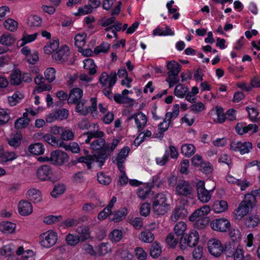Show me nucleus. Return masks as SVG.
I'll return each instance as SVG.
<instances>
[{
  "label": "nucleus",
  "mask_w": 260,
  "mask_h": 260,
  "mask_svg": "<svg viewBox=\"0 0 260 260\" xmlns=\"http://www.w3.org/2000/svg\"><path fill=\"white\" fill-rule=\"evenodd\" d=\"M256 199L252 195L246 194L244 200L241 202L238 208L235 211L237 219H241L255 206Z\"/></svg>",
  "instance_id": "obj_1"
},
{
  "label": "nucleus",
  "mask_w": 260,
  "mask_h": 260,
  "mask_svg": "<svg viewBox=\"0 0 260 260\" xmlns=\"http://www.w3.org/2000/svg\"><path fill=\"white\" fill-rule=\"evenodd\" d=\"M169 208L167 203V199L162 193L157 194L153 199L152 210L154 213L158 215H164Z\"/></svg>",
  "instance_id": "obj_2"
},
{
  "label": "nucleus",
  "mask_w": 260,
  "mask_h": 260,
  "mask_svg": "<svg viewBox=\"0 0 260 260\" xmlns=\"http://www.w3.org/2000/svg\"><path fill=\"white\" fill-rule=\"evenodd\" d=\"M87 102V100L85 99L81 100L76 103L73 104L76 105L75 110L77 112L79 113L81 115L85 116L87 115L89 112L92 113L96 111L97 109L96 99L92 98L90 100L91 106H85V105Z\"/></svg>",
  "instance_id": "obj_3"
},
{
  "label": "nucleus",
  "mask_w": 260,
  "mask_h": 260,
  "mask_svg": "<svg viewBox=\"0 0 260 260\" xmlns=\"http://www.w3.org/2000/svg\"><path fill=\"white\" fill-rule=\"evenodd\" d=\"M197 191L198 198L203 203L208 202L211 198V193L215 189V186L212 188L206 189L205 187V182L202 180L198 182L197 185Z\"/></svg>",
  "instance_id": "obj_4"
},
{
  "label": "nucleus",
  "mask_w": 260,
  "mask_h": 260,
  "mask_svg": "<svg viewBox=\"0 0 260 260\" xmlns=\"http://www.w3.org/2000/svg\"><path fill=\"white\" fill-rule=\"evenodd\" d=\"M106 155L105 153L97 155H87L86 156H82L79 157L77 161L78 162L85 163L86 164L87 168L90 169L91 168V164L92 161H95L99 163V166L102 167L105 161Z\"/></svg>",
  "instance_id": "obj_5"
},
{
  "label": "nucleus",
  "mask_w": 260,
  "mask_h": 260,
  "mask_svg": "<svg viewBox=\"0 0 260 260\" xmlns=\"http://www.w3.org/2000/svg\"><path fill=\"white\" fill-rule=\"evenodd\" d=\"M199 235L196 231H192L189 235H183L180 239V248L184 249L186 244L190 247H195L198 243Z\"/></svg>",
  "instance_id": "obj_6"
},
{
  "label": "nucleus",
  "mask_w": 260,
  "mask_h": 260,
  "mask_svg": "<svg viewBox=\"0 0 260 260\" xmlns=\"http://www.w3.org/2000/svg\"><path fill=\"white\" fill-rule=\"evenodd\" d=\"M175 191L179 196L187 197L193 194V189L189 182L180 179L176 185Z\"/></svg>",
  "instance_id": "obj_7"
},
{
  "label": "nucleus",
  "mask_w": 260,
  "mask_h": 260,
  "mask_svg": "<svg viewBox=\"0 0 260 260\" xmlns=\"http://www.w3.org/2000/svg\"><path fill=\"white\" fill-rule=\"evenodd\" d=\"M57 240V234L53 231H47L40 236V243L42 246L49 248L53 246Z\"/></svg>",
  "instance_id": "obj_8"
},
{
  "label": "nucleus",
  "mask_w": 260,
  "mask_h": 260,
  "mask_svg": "<svg viewBox=\"0 0 260 260\" xmlns=\"http://www.w3.org/2000/svg\"><path fill=\"white\" fill-rule=\"evenodd\" d=\"M210 226L214 231L225 233L230 230L231 223L227 219L221 218L213 220Z\"/></svg>",
  "instance_id": "obj_9"
},
{
  "label": "nucleus",
  "mask_w": 260,
  "mask_h": 260,
  "mask_svg": "<svg viewBox=\"0 0 260 260\" xmlns=\"http://www.w3.org/2000/svg\"><path fill=\"white\" fill-rule=\"evenodd\" d=\"M50 158L52 164L62 165L68 161L69 156L66 152L57 150L51 152Z\"/></svg>",
  "instance_id": "obj_10"
},
{
  "label": "nucleus",
  "mask_w": 260,
  "mask_h": 260,
  "mask_svg": "<svg viewBox=\"0 0 260 260\" xmlns=\"http://www.w3.org/2000/svg\"><path fill=\"white\" fill-rule=\"evenodd\" d=\"M208 248L210 253L216 257L219 256L223 251V247L220 241L217 239L209 240Z\"/></svg>",
  "instance_id": "obj_11"
},
{
  "label": "nucleus",
  "mask_w": 260,
  "mask_h": 260,
  "mask_svg": "<svg viewBox=\"0 0 260 260\" xmlns=\"http://www.w3.org/2000/svg\"><path fill=\"white\" fill-rule=\"evenodd\" d=\"M90 148L93 150H101V151L93 155H99L105 153L107 156V153L109 151V145L106 144L104 139H98L93 141L90 144Z\"/></svg>",
  "instance_id": "obj_12"
},
{
  "label": "nucleus",
  "mask_w": 260,
  "mask_h": 260,
  "mask_svg": "<svg viewBox=\"0 0 260 260\" xmlns=\"http://www.w3.org/2000/svg\"><path fill=\"white\" fill-rule=\"evenodd\" d=\"M252 148V143L249 142H232L230 145L231 149L235 151H240L242 154L248 153Z\"/></svg>",
  "instance_id": "obj_13"
},
{
  "label": "nucleus",
  "mask_w": 260,
  "mask_h": 260,
  "mask_svg": "<svg viewBox=\"0 0 260 260\" xmlns=\"http://www.w3.org/2000/svg\"><path fill=\"white\" fill-rule=\"evenodd\" d=\"M70 54L69 47L66 46H63L58 51H55L52 54V58L59 63H62L66 61Z\"/></svg>",
  "instance_id": "obj_14"
},
{
  "label": "nucleus",
  "mask_w": 260,
  "mask_h": 260,
  "mask_svg": "<svg viewBox=\"0 0 260 260\" xmlns=\"http://www.w3.org/2000/svg\"><path fill=\"white\" fill-rule=\"evenodd\" d=\"M117 81V77L115 73H111L108 75L106 72H103L99 78V82L103 86H105L108 83L110 88H112Z\"/></svg>",
  "instance_id": "obj_15"
},
{
  "label": "nucleus",
  "mask_w": 260,
  "mask_h": 260,
  "mask_svg": "<svg viewBox=\"0 0 260 260\" xmlns=\"http://www.w3.org/2000/svg\"><path fill=\"white\" fill-rule=\"evenodd\" d=\"M134 119L137 124V127L138 132H140L146 125L147 122V118L146 116L142 112H139L138 114H135L132 116L127 118V121H130L132 119Z\"/></svg>",
  "instance_id": "obj_16"
},
{
  "label": "nucleus",
  "mask_w": 260,
  "mask_h": 260,
  "mask_svg": "<svg viewBox=\"0 0 260 260\" xmlns=\"http://www.w3.org/2000/svg\"><path fill=\"white\" fill-rule=\"evenodd\" d=\"M52 174V171L51 168L48 165H43L39 167L37 170V177L42 181L50 179Z\"/></svg>",
  "instance_id": "obj_17"
},
{
  "label": "nucleus",
  "mask_w": 260,
  "mask_h": 260,
  "mask_svg": "<svg viewBox=\"0 0 260 260\" xmlns=\"http://www.w3.org/2000/svg\"><path fill=\"white\" fill-rule=\"evenodd\" d=\"M187 210L183 206H179L176 207L172 212L171 216V219L176 222L179 219H183L187 216Z\"/></svg>",
  "instance_id": "obj_18"
},
{
  "label": "nucleus",
  "mask_w": 260,
  "mask_h": 260,
  "mask_svg": "<svg viewBox=\"0 0 260 260\" xmlns=\"http://www.w3.org/2000/svg\"><path fill=\"white\" fill-rule=\"evenodd\" d=\"M83 90L80 88H75L72 89L69 93L68 103V104L76 103L78 101H80L83 96Z\"/></svg>",
  "instance_id": "obj_19"
},
{
  "label": "nucleus",
  "mask_w": 260,
  "mask_h": 260,
  "mask_svg": "<svg viewBox=\"0 0 260 260\" xmlns=\"http://www.w3.org/2000/svg\"><path fill=\"white\" fill-rule=\"evenodd\" d=\"M19 213L22 216H26L32 212V206L30 203L27 201H21L18 205Z\"/></svg>",
  "instance_id": "obj_20"
},
{
  "label": "nucleus",
  "mask_w": 260,
  "mask_h": 260,
  "mask_svg": "<svg viewBox=\"0 0 260 260\" xmlns=\"http://www.w3.org/2000/svg\"><path fill=\"white\" fill-rule=\"evenodd\" d=\"M166 67L169 70L168 74L171 75H178L182 68L181 66L175 60L167 62Z\"/></svg>",
  "instance_id": "obj_21"
},
{
  "label": "nucleus",
  "mask_w": 260,
  "mask_h": 260,
  "mask_svg": "<svg viewBox=\"0 0 260 260\" xmlns=\"http://www.w3.org/2000/svg\"><path fill=\"white\" fill-rule=\"evenodd\" d=\"M76 232L78 234V236L82 242H84L90 237V232L87 226H79L76 230Z\"/></svg>",
  "instance_id": "obj_22"
},
{
  "label": "nucleus",
  "mask_w": 260,
  "mask_h": 260,
  "mask_svg": "<svg viewBox=\"0 0 260 260\" xmlns=\"http://www.w3.org/2000/svg\"><path fill=\"white\" fill-rule=\"evenodd\" d=\"M228 207V203L225 201L217 200L214 202L212 209L216 213H221L225 211Z\"/></svg>",
  "instance_id": "obj_23"
},
{
  "label": "nucleus",
  "mask_w": 260,
  "mask_h": 260,
  "mask_svg": "<svg viewBox=\"0 0 260 260\" xmlns=\"http://www.w3.org/2000/svg\"><path fill=\"white\" fill-rule=\"evenodd\" d=\"M21 82V72L19 69L14 70L10 75V83L14 85H19Z\"/></svg>",
  "instance_id": "obj_24"
},
{
  "label": "nucleus",
  "mask_w": 260,
  "mask_h": 260,
  "mask_svg": "<svg viewBox=\"0 0 260 260\" xmlns=\"http://www.w3.org/2000/svg\"><path fill=\"white\" fill-rule=\"evenodd\" d=\"M17 157V154L13 151H5L4 149L0 150V159L2 161H12L16 158Z\"/></svg>",
  "instance_id": "obj_25"
},
{
  "label": "nucleus",
  "mask_w": 260,
  "mask_h": 260,
  "mask_svg": "<svg viewBox=\"0 0 260 260\" xmlns=\"http://www.w3.org/2000/svg\"><path fill=\"white\" fill-rule=\"evenodd\" d=\"M28 198L34 203L40 202L42 199L41 192L36 189H30L27 191Z\"/></svg>",
  "instance_id": "obj_26"
},
{
  "label": "nucleus",
  "mask_w": 260,
  "mask_h": 260,
  "mask_svg": "<svg viewBox=\"0 0 260 260\" xmlns=\"http://www.w3.org/2000/svg\"><path fill=\"white\" fill-rule=\"evenodd\" d=\"M15 38L13 35L6 32L0 38V43L7 46H11L15 42Z\"/></svg>",
  "instance_id": "obj_27"
},
{
  "label": "nucleus",
  "mask_w": 260,
  "mask_h": 260,
  "mask_svg": "<svg viewBox=\"0 0 260 260\" xmlns=\"http://www.w3.org/2000/svg\"><path fill=\"white\" fill-rule=\"evenodd\" d=\"M28 150L31 154L39 155L44 153L45 149L42 143H37L29 145Z\"/></svg>",
  "instance_id": "obj_28"
},
{
  "label": "nucleus",
  "mask_w": 260,
  "mask_h": 260,
  "mask_svg": "<svg viewBox=\"0 0 260 260\" xmlns=\"http://www.w3.org/2000/svg\"><path fill=\"white\" fill-rule=\"evenodd\" d=\"M16 228V224L9 221H3L0 223V231L3 233H12Z\"/></svg>",
  "instance_id": "obj_29"
},
{
  "label": "nucleus",
  "mask_w": 260,
  "mask_h": 260,
  "mask_svg": "<svg viewBox=\"0 0 260 260\" xmlns=\"http://www.w3.org/2000/svg\"><path fill=\"white\" fill-rule=\"evenodd\" d=\"M123 237V232L118 229L113 230L109 235V239L112 243L119 242Z\"/></svg>",
  "instance_id": "obj_30"
},
{
  "label": "nucleus",
  "mask_w": 260,
  "mask_h": 260,
  "mask_svg": "<svg viewBox=\"0 0 260 260\" xmlns=\"http://www.w3.org/2000/svg\"><path fill=\"white\" fill-rule=\"evenodd\" d=\"M182 154L186 157H190L196 152L195 147L192 144H184L181 149Z\"/></svg>",
  "instance_id": "obj_31"
},
{
  "label": "nucleus",
  "mask_w": 260,
  "mask_h": 260,
  "mask_svg": "<svg viewBox=\"0 0 260 260\" xmlns=\"http://www.w3.org/2000/svg\"><path fill=\"white\" fill-rule=\"evenodd\" d=\"M86 37V35L84 33L77 34L75 37V45L76 47L79 48V51H81L80 49H81V48L85 44Z\"/></svg>",
  "instance_id": "obj_32"
},
{
  "label": "nucleus",
  "mask_w": 260,
  "mask_h": 260,
  "mask_svg": "<svg viewBox=\"0 0 260 260\" xmlns=\"http://www.w3.org/2000/svg\"><path fill=\"white\" fill-rule=\"evenodd\" d=\"M127 213V209L125 208H123L113 214V217L112 219L116 222H120L125 217Z\"/></svg>",
  "instance_id": "obj_33"
},
{
  "label": "nucleus",
  "mask_w": 260,
  "mask_h": 260,
  "mask_svg": "<svg viewBox=\"0 0 260 260\" xmlns=\"http://www.w3.org/2000/svg\"><path fill=\"white\" fill-rule=\"evenodd\" d=\"M139 239L144 242L151 243L154 239V236L151 232L146 231L141 233Z\"/></svg>",
  "instance_id": "obj_34"
},
{
  "label": "nucleus",
  "mask_w": 260,
  "mask_h": 260,
  "mask_svg": "<svg viewBox=\"0 0 260 260\" xmlns=\"http://www.w3.org/2000/svg\"><path fill=\"white\" fill-rule=\"evenodd\" d=\"M235 250V242L230 241L224 244L223 251L226 257H231Z\"/></svg>",
  "instance_id": "obj_35"
},
{
  "label": "nucleus",
  "mask_w": 260,
  "mask_h": 260,
  "mask_svg": "<svg viewBox=\"0 0 260 260\" xmlns=\"http://www.w3.org/2000/svg\"><path fill=\"white\" fill-rule=\"evenodd\" d=\"M42 23V18L36 15L29 17L27 21V24L30 27L39 26Z\"/></svg>",
  "instance_id": "obj_36"
},
{
  "label": "nucleus",
  "mask_w": 260,
  "mask_h": 260,
  "mask_svg": "<svg viewBox=\"0 0 260 260\" xmlns=\"http://www.w3.org/2000/svg\"><path fill=\"white\" fill-rule=\"evenodd\" d=\"M84 68L89 70L90 75H94L96 73L95 64L93 59L88 58L84 60Z\"/></svg>",
  "instance_id": "obj_37"
},
{
  "label": "nucleus",
  "mask_w": 260,
  "mask_h": 260,
  "mask_svg": "<svg viewBox=\"0 0 260 260\" xmlns=\"http://www.w3.org/2000/svg\"><path fill=\"white\" fill-rule=\"evenodd\" d=\"M259 221V219L257 216L252 215L245 219V223L249 228H254L258 225Z\"/></svg>",
  "instance_id": "obj_38"
},
{
  "label": "nucleus",
  "mask_w": 260,
  "mask_h": 260,
  "mask_svg": "<svg viewBox=\"0 0 260 260\" xmlns=\"http://www.w3.org/2000/svg\"><path fill=\"white\" fill-rule=\"evenodd\" d=\"M5 28L11 31H14L17 28L18 23L14 19L9 18L4 22Z\"/></svg>",
  "instance_id": "obj_39"
},
{
  "label": "nucleus",
  "mask_w": 260,
  "mask_h": 260,
  "mask_svg": "<svg viewBox=\"0 0 260 260\" xmlns=\"http://www.w3.org/2000/svg\"><path fill=\"white\" fill-rule=\"evenodd\" d=\"M21 137V134L17 133L13 137L8 139V144L16 148L20 145Z\"/></svg>",
  "instance_id": "obj_40"
},
{
  "label": "nucleus",
  "mask_w": 260,
  "mask_h": 260,
  "mask_svg": "<svg viewBox=\"0 0 260 260\" xmlns=\"http://www.w3.org/2000/svg\"><path fill=\"white\" fill-rule=\"evenodd\" d=\"M74 134L70 129L63 128L60 134V138L62 140L70 141L74 139Z\"/></svg>",
  "instance_id": "obj_41"
},
{
  "label": "nucleus",
  "mask_w": 260,
  "mask_h": 260,
  "mask_svg": "<svg viewBox=\"0 0 260 260\" xmlns=\"http://www.w3.org/2000/svg\"><path fill=\"white\" fill-rule=\"evenodd\" d=\"M186 229V225L185 222L181 221L176 223L174 227V231L177 237L183 235Z\"/></svg>",
  "instance_id": "obj_42"
},
{
  "label": "nucleus",
  "mask_w": 260,
  "mask_h": 260,
  "mask_svg": "<svg viewBox=\"0 0 260 260\" xmlns=\"http://www.w3.org/2000/svg\"><path fill=\"white\" fill-rule=\"evenodd\" d=\"M55 70L53 68H49L44 72L46 80L51 83L55 79Z\"/></svg>",
  "instance_id": "obj_43"
},
{
  "label": "nucleus",
  "mask_w": 260,
  "mask_h": 260,
  "mask_svg": "<svg viewBox=\"0 0 260 260\" xmlns=\"http://www.w3.org/2000/svg\"><path fill=\"white\" fill-rule=\"evenodd\" d=\"M29 122V118H19L15 122V127L18 129L23 128L28 125Z\"/></svg>",
  "instance_id": "obj_44"
},
{
  "label": "nucleus",
  "mask_w": 260,
  "mask_h": 260,
  "mask_svg": "<svg viewBox=\"0 0 260 260\" xmlns=\"http://www.w3.org/2000/svg\"><path fill=\"white\" fill-rule=\"evenodd\" d=\"M161 252V250L160 247L157 243H154L151 245L150 249V255L153 258H156L158 257L160 255Z\"/></svg>",
  "instance_id": "obj_45"
},
{
  "label": "nucleus",
  "mask_w": 260,
  "mask_h": 260,
  "mask_svg": "<svg viewBox=\"0 0 260 260\" xmlns=\"http://www.w3.org/2000/svg\"><path fill=\"white\" fill-rule=\"evenodd\" d=\"M188 91V88L184 87L182 84L177 85L174 90V94L177 96L183 98Z\"/></svg>",
  "instance_id": "obj_46"
},
{
  "label": "nucleus",
  "mask_w": 260,
  "mask_h": 260,
  "mask_svg": "<svg viewBox=\"0 0 260 260\" xmlns=\"http://www.w3.org/2000/svg\"><path fill=\"white\" fill-rule=\"evenodd\" d=\"M97 179L100 184L105 185H109L111 182L110 177L102 172L98 173Z\"/></svg>",
  "instance_id": "obj_47"
},
{
  "label": "nucleus",
  "mask_w": 260,
  "mask_h": 260,
  "mask_svg": "<svg viewBox=\"0 0 260 260\" xmlns=\"http://www.w3.org/2000/svg\"><path fill=\"white\" fill-rule=\"evenodd\" d=\"M114 99L116 102L119 104H129L133 101L132 99L119 93L115 94Z\"/></svg>",
  "instance_id": "obj_48"
},
{
  "label": "nucleus",
  "mask_w": 260,
  "mask_h": 260,
  "mask_svg": "<svg viewBox=\"0 0 260 260\" xmlns=\"http://www.w3.org/2000/svg\"><path fill=\"white\" fill-rule=\"evenodd\" d=\"M65 189L63 184H59L55 185L53 190L51 192V195L53 198H57L58 195H60L64 192Z\"/></svg>",
  "instance_id": "obj_49"
},
{
  "label": "nucleus",
  "mask_w": 260,
  "mask_h": 260,
  "mask_svg": "<svg viewBox=\"0 0 260 260\" xmlns=\"http://www.w3.org/2000/svg\"><path fill=\"white\" fill-rule=\"evenodd\" d=\"M110 48V45L106 42L102 43L94 49V53L99 54L100 53H107Z\"/></svg>",
  "instance_id": "obj_50"
},
{
  "label": "nucleus",
  "mask_w": 260,
  "mask_h": 260,
  "mask_svg": "<svg viewBox=\"0 0 260 260\" xmlns=\"http://www.w3.org/2000/svg\"><path fill=\"white\" fill-rule=\"evenodd\" d=\"M216 115L217 118L215 120L216 122L222 123L225 120V114L224 113L223 109L219 106L216 107Z\"/></svg>",
  "instance_id": "obj_51"
},
{
  "label": "nucleus",
  "mask_w": 260,
  "mask_h": 260,
  "mask_svg": "<svg viewBox=\"0 0 260 260\" xmlns=\"http://www.w3.org/2000/svg\"><path fill=\"white\" fill-rule=\"evenodd\" d=\"M233 257L234 260H242L244 258L243 250L242 246L240 245L237 246L236 249L233 252Z\"/></svg>",
  "instance_id": "obj_52"
},
{
  "label": "nucleus",
  "mask_w": 260,
  "mask_h": 260,
  "mask_svg": "<svg viewBox=\"0 0 260 260\" xmlns=\"http://www.w3.org/2000/svg\"><path fill=\"white\" fill-rule=\"evenodd\" d=\"M44 140L47 142L48 144H50L53 147H57V140L56 137L52 136L50 134H46L42 137Z\"/></svg>",
  "instance_id": "obj_53"
},
{
  "label": "nucleus",
  "mask_w": 260,
  "mask_h": 260,
  "mask_svg": "<svg viewBox=\"0 0 260 260\" xmlns=\"http://www.w3.org/2000/svg\"><path fill=\"white\" fill-rule=\"evenodd\" d=\"M229 236L232 239L233 242H235L241 239V235L239 230L237 228H232L230 229Z\"/></svg>",
  "instance_id": "obj_54"
},
{
  "label": "nucleus",
  "mask_w": 260,
  "mask_h": 260,
  "mask_svg": "<svg viewBox=\"0 0 260 260\" xmlns=\"http://www.w3.org/2000/svg\"><path fill=\"white\" fill-rule=\"evenodd\" d=\"M110 246L108 243H102L99 246L98 252L101 255H104L111 251Z\"/></svg>",
  "instance_id": "obj_55"
},
{
  "label": "nucleus",
  "mask_w": 260,
  "mask_h": 260,
  "mask_svg": "<svg viewBox=\"0 0 260 260\" xmlns=\"http://www.w3.org/2000/svg\"><path fill=\"white\" fill-rule=\"evenodd\" d=\"M66 241L69 245L75 246L80 240V238H79L78 236H74V235L69 234L66 237Z\"/></svg>",
  "instance_id": "obj_56"
},
{
  "label": "nucleus",
  "mask_w": 260,
  "mask_h": 260,
  "mask_svg": "<svg viewBox=\"0 0 260 260\" xmlns=\"http://www.w3.org/2000/svg\"><path fill=\"white\" fill-rule=\"evenodd\" d=\"M190 111L195 114H198L205 109L204 104L201 102H198L195 104H192L189 108Z\"/></svg>",
  "instance_id": "obj_57"
},
{
  "label": "nucleus",
  "mask_w": 260,
  "mask_h": 260,
  "mask_svg": "<svg viewBox=\"0 0 260 260\" xmlns=\"http://www.w3.org/2000/svg\"><path fill=\"white\" fill-rule=\"evenodd\" d=\"M179 113V106L178 104H175L173 107V112H167L166 114L167 120H171L173 117H177Z\"/></svg>",
  "instance_id": "obj_58"
},
{
  "label": "nucleus",
  "mask_w": 260,
  "mask_h": 260,
  "mask_svg": "<svg viewBox=\"0 0 260 260\" xmlns=\"http://www.w3.org/2000/svg\"><path fill=\"white\" fill-rule=\"evenodd\" d=\"M61 219H62V216L61 215H59V216L49 215V216H48L44 218V222L47 224H51L55 223L58 221H59Z\"/></svg>",
  "instance_id": "obj_59"
},
{
  "label": "nucleus",
  "mask_w": 260,
  "mask_h": 260,
  "mask_svg": "<svg viewBox=\"0 0 260 260\" xmlns=\"http://www.w3.org/2000/svg\"><path fill=\"white\" fill-rule=\"evenodd\" d=\"M10 117L6 110L0 109V124H4L10 120Z\"/></svg>",
  "instance_id": "obj_60"
},
{
  "label": "nucleus",
  "mask_w": 260,
  "mask_h": 260,
  "mask_svg": "<svg viewBox=\"0 0 260 260\" xmlns=\"http://www.w3.org/2000/svg\"><path fill=\"white\" fill-rule=\"evenodd\" d=\"M178 237H175L173 234H170L166 238V242L168 245L172 247H174L177 244Z\"/></svg>",
  "instance_id": "obj_61"
},
{
  "label": "nucleus",
  "mask_w": 260,
  "mask_h": 260,
  "mask_svg": "<svg viewBox=\"0 0 260 260\" xmlns=\"http://www.w3.org/2000/svg\"><path fill=\"white\" fill-rule=\"evenodd\" d=\"M92 10H91V7H90L88 5H87L82 7H80L78 9V12L75 13V15L76 16L84 15L88 13H90L92 12Z\"/></svg>",
  "instance_id": "obj_62"
},
{
  "label": "nucleus",
  "mask_w": 260,
  "mask_h": 260,
  "mask_svg": "<svg viewBox=\"0 0 260 260\" xmlns=\"http://www.w3.org/2000/svg\"><path fill=\"white\" fill-rule=\"evenodd\" d=\"M150 211V205L149 203H145L142 204L140 207V214L144 216H147Z\"/></svg>",
  "instance_id": "obj_63"
},
{
  "label": "nucleus",
  "mask_w": 260,
  "mask_h": 260,
  "mask_svg": "<svg viewBox=\"0 0 260 260\" xmlns=\"http://www.w3.org/2000/svg\"><path fill=\"white\" fill-rule=\"evenodd\" d=\"M136 255L138 260H145L147 257V254L141 247H137L135 249Z\"/></svg>",
  "instance_id": "obj_64"
}]
</instances>
